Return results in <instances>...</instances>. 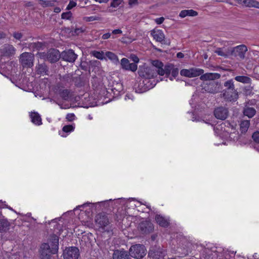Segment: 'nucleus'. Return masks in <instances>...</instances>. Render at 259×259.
Instances as JSON below:
<instances>
[{
  "label": "nucleus",
  "mask_w": 259,
  "mask_h": 259,
  "mask_svg": "<svg viewBox=\"0 0 259 259\" xmlns=\"http://www.w3.org/2000/svg\"><path fill=\"white\" fill-rule=\"evenodd\" d=\"M59 248V237L56 235L50 236L48 242L44 243L40 247V259H51L52 254L58 252Z\"/></svg>",
  "instance_id": "nucleus-1"
},
{
  "label": "nucleus",
  "mask_w": 259,
  "mask_h": 259,
  "mask_svg": "<svg viewBox=\"0 0 259 259\" xmlns=\"http://www.w3.org/2000/svg\"><path fill=\"white\" fill-rule=\"evenodd\" d=\"M152 65L157 69V73L159 75L163 76L165 74L167 77L171 73L172 76L175 78L178 75L179 69L171 64L166 65L164 67L162 62L155 60L152 61Z\"/></svg>",
  "instance_id": "nucleus-2"
},
{
  "label": "nucleus",
  "mask_w": 259,
  "mask_h": 259,
  "mask_svg": "<svg viewBox=\"0 0 259 259\" xmlns=\"http://www.w3.org/2000/svg\"><path fill=\"white\" fill-rule=\"evenodd\" d=\"M205 253L207 254L205 256L207 258H213L215 257H219L222 259V257H224L225 258H228L230 255L229 253L234 254V252H229L227 249H225L220 246H213L212 247H207L204 250Z\"/></svg>",
  "instance_id": "nucleus-3"
},
{
  "label": "nucleus",
  "mask_w": 259,
  "mask_h": 259,
  "mask_svg": "<svg viewBox=\"0 0 259 259\" xmlns=\"http://www.w3.org/2000/svg\"><path fill=\"white\" fill-rule=\"evenodd\" d=\"M129 254L131 257L136 259L142 258L146 254V249L143 245H134L130 247Z\"/></svg>",
  "instance_id": "nucleus-4"
},
{
  "label": "nucleus",
  "mask_w": 259,
  "mask_h": 259,
  "mask_svg": "<svg viewBox=\"0 0 259 259\" xmlns=\"http://www.w3.org/2000/svg\"><path fill=\"white\" fill-rule=\"evenodd\" d=\"M203 73L204 70L203 69L198 68H191L189 69H183L180 71L182 76L190 78L198 76Z\"/></svg>",
  "instance_id": "nucleus-5"
},
{
  "label": "nucleus",
  "mask_w": 259,
  "mask_h": 259,
  "mask_svg": "<svg viewBox=\"0 0 259 259\" xmlns=\"http://www.w3.org/2000/svg\"><path fill=\"white\" fill-rule=\"evenodd\" d=\"M155 67V69L150 67H146L140 69L139 71L140 76L147 79L154 78L157 76V69Z\"/></svg>",
  "instance_id": "nucleus-6"
},
{
  "label": "nucleus",
  "mask_w": 259,
  "mask_h": 259,
  "mask_svg": "<svg viewBox=\"0 0 259 259\" xmlns=\"http://www.w3.org/2000/svg\"><path fill=\"white\" fill-rule=\"evenodd\" d=\"M64 259H78L79 252L78 249L76 247L66 248L63 252Z\"/></svg>",
  "instance_id": "nucleus-7"
},
{
  "label": "nucleus",
  "mask_w": 259,
  "mask_h": 259,
  "mask_svg": "<svg viewBox=\"0 0 259 259\" xmlns=\"http://www.w3.org/2000/svg\"><path fill=\"white\" fill-rule=\"evenodd\" d=\"M61 56L63 60L70 63L74 62L77 57V55L71 49L63 51Z\"/></svg>",
  "instance_id": "nucleus-8"
},
{
  "label": "nucleus",
  "mask_w": 259,
  "mask_h": 259,
  "mask_svg": "<svg viewBox=\"0 0 259 259\" xmlns=\"http://www.w3.org/2000/svg\"><path fill=\"white\" fill-rule=\"evenodd\" d=\"M121 68L124 70L135 72L137 70L138 66L135 63H131L129 60L125 58H122L120 61Z\"/></svg>",
  "instance_id": "nucleus-9"
},
{
  "label": "nucleus",
  "mask_w": 259,
  "mask_h": 259,
  "mask_svg": "<svg viewBox=\"0 0 259 259\" xmlns=\"http://www.w3.org/2000/svg\"><path fill=\"white\" fill-rule=\"evenodd\" d=\"M33 55L29 53H24L20 57V62L23 66H31L33 64Z\"/></svg>",
  "instance_id": "nucleus-10"
},
{
  "label": "nucleus",
  "mask_w": 259,
  "mask_h": 259,
  "mask_svg": "<svg viewBox=\"0 0 259 259\" xmlns=\"http://www.w3.org/2000/svg\"><path fill=\"white\" fill-rule=\"evenodd\" d=\"M222 96L225 100L231 102H234L238 98V93L236 90L232 91L224 90Z\"/></svg>",
  "instance_id": "nucleus-11"
},
{
  "label": "nucleus",
  "mask_w": 259,
  "mask_h": 259,
  "mask_svg": "<svg viewBox=\"0 0 259 259\" xmlns=\"http://www.w3.org/2000/svg\"><path fill=\"white\" fill-rule=\"evenodd\" d=\"M14 54L15 49L11 45H5L2 46L0 49V56L2 57H10Z\"/></svg>",
  "instance_id": "nucleus-12"
},
{
  "label": "nucleus",
  "mask_w": 259,
  "mask_h": 259,
  "mask_svg": "<svg viewBox=\"0 0 259 259\" xmlns=\"http://www.w3.org/2000/svg\"><path fill=\"white\" fill-rule=\"evenodd\" d=\"M60 58H61V54L56 49H50L47 53V58L50 62H56Z\"/></svg>",
  "instance_id": "nucleus-13"
},
{
  "label": "nucleus",
  "mask_w": 259,
  "mask_h": 259,
  "mask_svg": "<svg viewBox=\"0 0 259 259\" xmlns=\"http://www.w3.org/2000/svg\"><path fill=\"white\" fill-rule=\"evenodd\" d=\"M247 51V47L243 45H239L233 48L232 53L236 56H238L241 59H243L245 54Z\"/></svg>",
  "instance_id": "nucleus-14"
},
{
  "label": "nucleus",
  "mask_w": 259,
  "mask_h": 259,
  "mask_svg": "<svg viewBox=\"0 0 259 259\" xmlns=\"http://www.w3.org/2000/svg\"><path fill=\"white\" fill-rule=\"evenodd\" d=\"M151 35L156 41L162 43L164 40L165 35L161 30L153 29L151 31Z\"/></svg>",
  "instance_id": "nucleus-15"
},
{
  "label": "nucleus",
  "mask_w": 259,
  "mask_h": 259,
  "mask_svg": "<svg viewBox=\"0 0 259 259\" xmlns=\"http://www.w3.org/2000/svg\"><path fill=\"white\" fill-rule=\"evenodd\" d=\"M130 254L124 249L116 250L113 254V259H130Z\"/></svg>",
  "instance_id": "nucleus-16"
},
{
  "label": "nucleus",
  "mask_w": 259,
  "mask_h": 259,
  "mask_svg": "<svg viewBox=\"0 0 259 259\" xmlns=\"http://www.w3.org/2000/svg\"><path fill=\"white\" fill-rule=\"evenodd\" d=\"M214 115L217 118L224 120L227 117L228 110L225 108L219 107L215 109Z\"/></svg>",
  "instance_id": "nucleus-17"
},
{
  "label": "nucleus",
  "mask_w": 259,
  "mask_h": 259,
  "mask_svg": "<svg viewBox=\"0 0 259 259\" xmlns=\"http://www.w3.org/2000/svg\"><path fill=\"white\" fill-rule=\"evenodd\" d=\"M96 222L102 228L107 226L109 224V221L107 216L102 214H98L96 216Z\"/></svg>",
  "instance_id": "nucleus-18"
},
{
  "label": "nucleus",
  "mask_w": 259,
  "mask_h": 259,
  "mask_svg": "<svg viewBox=\"0 0 259 259\" xmlns=\"http://www.w3.org/2000/svg\"><path fill=\"white\" fill-rule=\"evenodd\" d=\"M239 4L247 7H254L259 9V2L255 0H235Z\"/></svg>",
  "instance_id": "nucleus-19"
},
{
  "label": "nucleus",
  "mask_w": 259,
  "mask_h": 259,
  "mask_svg": "<svg viewBox=\"0 0 259 259\" xmlns=\"http://www.w3.org/2000/svg\"><path fill=\"white\" fill-rule=\"evenodd\" d=\"M200 78L201 80H212L219 78L220 75L217 73H206L204 74L200 75Z\"/></svg>",
  "instance_id": "nucleus-20"
},
{
  "label": "nucleus",
  "mask_w": 259,
  "mask_h": 259,
  "mask_svg": "<svg viewBox=\"0 0 259 259\" xmlns=\"http://www.w3.org/2000/svg\"><path fill=\"white\" fill-rule=\"evenodd\" d=\"M30 117L31 122L36 125H40L42 124L41 118L40 115L36 112H31L30 113Z\"/></svg>",
  "instance_id": "nucleus-21"
},
{
  "label": "nucleus",
  "mask_w": 259,
  "mask_h": 259,
  "mask_svg": "<svg viewBox=\"0 0 259 259\" xmlns=\"http://www.w3.org/2000/svg\"><path fill=\"white\" fill-rule=\"evenodd\" d=\"M243 115L249 118L253 117L256 114V110L253 107L245 106L243 110Z\"/></svg>",
  "instance_id": "nucleus-22"
},
{
  "label": "nucleus",
  "mask_w": 259,
  "mask_h": 259,
  "mask_svg": "<svg viewBox=\"0 0 259 259\" xmlns=\"http://www.w3.org/2000/svg\"><path fill=\"white\" fill-rule=\"evenodd\" d=\"M165 254V251H162L160 250L156 251L150 250L149 252V255L153 259H162L164 257Z\"/></svg>",
  "instance_id": "nucleus-23"
},
{
  "label": "nucleus",
  "mask_w": 259,
  "mask_h": 259,
  "mask_svg": "<svg viewBox=\"0 0 259 259\" xmlns=\"http://www.w3.org/2000/svg\"><path fill=\"white\" fill-rule=\"evenodd\" d=\"M155 221L161 227H166L169 225L168 220L160 215L157 214L155 216Z\"/></svg>",
  "instance_id": "nucleus-24"
},
{
  "label": "nucleus",
  "mask_w": 259,
  "mask_h": 259,
  "mask_svg": "<svg viewBox=\"0 0 259 259\" xmlns=\"http://www.w3.org/2000/svg\"><path fill=\"white\" fill-rule=\"evenodd\" d=\"M197 15V12L192 9L181 11L179 14V16L181 18H185L187 16L194 17L196 16Z\"/></svg>",
  "instance_id": "nucleus-25"
},
{
  "label": "nucleus",
  "mask_w": 259,
  "mask_h": 259,
  "mask_svg": "<svg viewBox=\"0 0 259 259\" xmlns=\"http://www.w3.org/2000/svg\"><path fill=\"white\" fill-rule=\"evenodd\" d=\"M10 223L7 220L0 219V233L6 232L9 230Z\"/></svg>",
  "instance_id": "nucleus-26"
},
{
  "label": "nucleus",
  "mask_w": 259,
  "mask_h": 259,
  "mask_svg": "<svg viewBox=\"0 0 259 259\" xmlns=\"http://www.w3.org/2000/svg\"><path fill=\"white\" fill-rule=\"evenodd\" d=\"M205 91L210 93H216L219 91V87L217 83H211L208 86L207 88L204 87Z\"/></svg>",
  "instance_id": "nucleus-27"
},
{
  "label": "nucleus",
  "mask_w": 259,
  "mask_h": 259,
  "mask_svg": "<svg viewBox=\"0 0 259 259\" xmlns=\"http://www.w3.org/2000/svg\"><path fill=\"white\" fill-rule=\"evenodd\" d=\"M250 125V121L248 120H243L241 122L240 126V130L241 133H246Z\"/></svg>",
  "instance_id": "nucleus-28"
},
{
  "label": "nucleus",
  "mask_w": 259,
  "mask_h": 259,
  "mask_svg": "<svg viewBox=\"0 0 259 259\" xmlns=\"http://www.w3.org/2000/svg\"><path fill=\"white\" fill-rule=\"evenodd\" d=\"M106 56L114 63L119 62L118 57L116 55L111 52H107L105 53Z\"/></svg>",
  "instance_id": "nucleus-29"
},
{
  "label": "nucleus",
  "mask_w": 259,
  "mask_h": 259,
  "mask_svg": "<svg viewBox=\"0 0 259 259\" xmlns=\"http://www.w3.org/2000/svg\"><path fill=\"white\" fill-rule=\"evenodd\" d=\"M224 86L226 88L225 90L232 91L235 90L233 79H229L225 81L224 83Z\"/></svg>",
  "instance_id": "nucleus-30"
},
{
  "label": "nucleus",
  "mask_w": 259,
  "mask_h": 259,
  "mask_svg": "<svg viewBox=\"0 0 259 259\" xmlns=\"http://www.w3.org/2000/svg\"><path fill=\"white\" fill-rule=\"evenodd\" d=\"M235 79L238 82L244 83H249L250 82V78L245 76H237L235 77Z\"/></svg>",
  "instance_id": "nucleus-31"
},
{
  "label": "nucleus",
  "mask_w": 259,
  "mask_h": 259,
  "mask_svg": "<svg viewBox=\"0 0 259 259\" xmlns=\"http://www.w3.org/2000/svg\"><path fill=\"white\" fill-rule=\"evenodd\" d=\"M214 52L219 56L224 57L225 58H227L229 56V53L222 48H218L215 50Z\"/></svg>",
  "instance_id": "nucleus-32"
},
{
  "label": "nucleus",
  "mask_w": 259,
  "mask_h": 259,
  "mask_svg": "<svg viewBox=\"0 0 259 259\" xmlns=\"http://www.w3.org/2000/svg\"><path fill=\"white\" fill-rule=\"evenodd\" d=\"M92 54L93 56L100 60H103L105 58L104 53L102 51H94L92 52Z\"/></svg>",
  "instance_id": "nucleus-33"
},
{
  "label": "nucleus",
  "mask_w": 259,
  "mask_h": 259,
  "mask_svg": "<svg viewBox=\"0 0 259 259\" xmlns=\"http://www.w3.org/2000/svg\"><path fill=\"white\" fill-rule=\"evenodd\" d=\"M60 96L64 100H68L69 99V92L68 90H63L60 92Z\"/></svg>",
  "instance_id": "nucleus-34"
},
{
  "label": "nucleus",
  "mask_w": 259,
  "mask_h": 259,
  "mask_svg": "<svg viewBox=\"0 0 259 259\" xmlns=\"http://www.w3.org/2000/svg\"><path fill=\"white\" fill-rule=\"evenodd\" d=\"M39 4L44 7H52L54 5V1L39 0Z\"/></svg>",
  "instance_id": "nucleus-35"
},
{
  "label": "nucleus",
  "mask_w": 259,
  "mask_h": 259,
  "mask_svg": "<svg viewBox=\"0 0 259 259\" xmlns=\"http://www.w3.org/2000/svg\"><path fill=\"white\" fill-rule=\"evenodd\" d=\"M101 18L97 16H92L89 17H84L83 20L85 22H92L94 21L100 20Z\"/></svg>",
  "instance_id": "nucleus-36"
},
{
  "label": "nucleus",
  "mask_w": 259,
  "mask_h": 259,
  "mask_svg": "<svg viewBox=\"0 0 259 259\" xmlns=\"http://www.w3.org/2000/svg\"><path fill=\"white\" fill-rule=\"evenodd\" d=\"M74 128H75V127H74V125H65L63 127L62 131L63 132L68 133H70V132L73 131L74 130Z\"/></svg>",
  "instance_id": "nucleus-37"
},
{
  "label": "nucleus",
  "mask_w": 259,
  "mask_h": 259,
  "mask_svg": "<svg viewBox=\"0 0 259 259\" xmlns=\"http://www.w3.org/2000/svg\"><path fill=\"white\" fill-rule=\"evenodd\" d=\"M123 1V0H112L110 7L114 8H117L122 3Z\"/></svg>",
  "instance_id": "nucleus-38"
},
{
  "label": "nucleus",
  "mask_w": 259,
  "mask_h": 259,
  "mask_svg": "<svg viewBox=\"0 0 259 259\" xmlns=\"http://www.w3.org/2000/svg\"><path fill=\"white\" fill-rule=\"evenodd\" d=\"M252 138L255 143L259 144V131L254 132L252 135Z\"/></svg>",
  "instance_id": "nucleus-39"
},
{
  "label": "nucleus",
  "mask_w": 259,
  "mask_h": 259,
  "mask_svg": "<svg viewBox=\"0 0 259 259\" xmlns=\"http://www.w3.org/2000/svg\"><path fill=\"white\" fill-rule=\"evenodd\" d=\"M72 16V13L71 12H67L65 13H63L61 15V17L63 19H70Z\"/></svg>",
  "instance_id": "nucleus-40"
},
{
  "label": "nucleus",
  "mask_w": 259,
  "mask_h": 259,
  "mask_svg": "<svg viewBox=\"0 0 259 259\" xmlns=\"http://www.w3.org/2000/svg\"><path fill=\"white\" fill-rule=\"evenodd\" d=\"M75 116L74 113H68L66 115V118L68 121H72L75 119Z\"/></svg>",
  "instance_id": "nucleus-41"
},
{
  "label": "nucleus",
  "mask_w": 259,
  "mask_h": 259,
  "mask_svg": "<svg viewBox=\"0 0 259 259\" xmlns=\"http://www.w3.org/2000/svg\"><path fill=\"white\" fill-rule=\"evenodd\" d=\"M122 33V31L121 29H114V30H113L112 31V34L114 35V36H113V38H115L116 37V35H119V34H121Z\"/></svg>",
  "instance_id": "nucleus-42"
},
{
  "label": "nucleus",
  "mask_w": 259,
  "mask_h": 259,
  "mask_svg": "<svg viewBox=\"0 0 259 259\" xmlns=\"http://www.w3.org/2000/svg\"><path fill=\"white\" fill-rule=\"evenodd\" d=\"M76 6V3L74 2L73 1H70L69 2V4L68 5L67 7V9L68 10H71L73 7H75Z\"/></svg>",
  "instance_id": "nucleus-43"
},
{
  "label": "nucleus",
  "mask_w": 259,
  "mask_h": 259,
  "mask_svg": "<svg viewBox=\"0 0 259 259\" xmlns=\"http://www.w3.org/2000/svg\"><path fill=\"white\" fill-rule=\"evenodd\" d=\"M90 205H93V204L91 203L87 202V203H84L82 205H78V206H76V207L74 209L76 210V209H79L80 208H83L85 206H89Z\"/></svg>",
  "instance_id": "nucleus-44"
},
{
  "label": "nucleus",
  "mask_w": 259,
  "mask_h": 259,
  "mask_svg": "<svg viewBox=\"0 0 259 259\" xmlns=\"http://www.w3.org/2000/svg\"><path fill=\"white\" fill-rule=\"evenodd\" d=\"M164 20V18L163 17H161L160 18H156L155 20V21L157 24H161L163 22Z\"/></svg>",
  "instance_id": "nucleus-45"
},
{
  "label": "nucleus",
  "mask_w": 259,
  "mask_h": 259,
  "mask_svg": "<svg viewBox=\"0 0 259 259\" xmlns=\"http://www.w3.org/2000/svg\"><path fill=\"white\" fill-rule=\"evenodd\" d=\"M138 4V0H129L128 5L131 7H133L134 6L137 5Z\"/></svg>",
  "instance_id": "nucleus-46"
},
{
  "label": "nucleus",
  "mask_w": 259,
  "mask_h": 259,
  "mask_svg": "<svg viewBox=\"0 0 259 259\" xmlns=\"http://www.w3.org/2000/svg\"><path fill=\"white\" fill-rule=\"evenodd\" d=\"M131 58L132 59L133 61L134 62V63H135L136 64H137V63H138L139 62V59L136 55H132Z\"/></svg>",
  "instance_id": "nucleus-47"
},
{
  "label": "nucleus",
  "mask_w": 259,
  "mask_h": 259,
  "mask_svg": "<svg viewBox=\"0 0 259 259\" xmlns=\"http://www.w3.org/2000/svg\"><path fill=\"white\" fill-rule=\"evenodd\" d=\"M110 36H111V33L108 32V33L104 34L102 35V38L103 39H108L109 38H110Z\"/></svg>",
  "instance_id": "nucleus-48"
},
{
  "label": "nucleus",
  "mask_w": 259,
  "mask_h": 259,
  "mask_svg": "<svg viewBox=\"0 0 259 259\" xmlns=\"http://www.w3.org/2000/svg\"><path fill=\"white\" fill-rule=\"evenodd\" d=\"M125 100H127V99H131L132 100H133L134 97L133 96L130 94H127L125 96Z\"/></svg>",
  "instance_id": "nucleus-49"
},
{
  "label": "nucleus",
  "mask_w": 259,
  "mask_h": 259,
  "mask_svg": "<svg viewBox=\"0 0 259 259\" xmlns=\"http://www.w3.org/2000/svg\"><path fill=\"white\" fill-rule=\"evenodd\" d=\"M121 42L123 43H127V42H131L133 40H130L129 41H126L125 40V37H123L121 39Z\"/></svg>",
  "instance_id": "nucleus-50"
},
{
  "label": "nucleus",
  "mask_w": 259,
  "mask_h": 259,
  "mask_svg": "<svg viewBox=\"0 0 259 259\" xmlns=\"http://www.w3.org/2000/svg\"><path fill=\"white\" fill-rule=\"evenodd\" d=\"M177 56L178 58H183L184 55L182 53L179 52L177 54Z\"/></svg>",
  "instance_id": "nucleus-51"
},
{
  "label": "nucleus",
  "mask_w": 259,
  "mask_h": 259,
  "mask_svg": "<svg viewBox=\"0 0 259 259\" xmlns=\"http://www.w3.org/2000/svg\"><path fill=\"white\" fill-rule=\"evenodd\" d=\"M95 1L99 3H106L109 1V0H95Z\"/></svg>",
  "instance_id": "nucleus-52"
},
{
  "label": "nucleus",
  "mask_w": 259,
  "mask_h": 259,
  "mask_svg": "<svg viewBox=\"0 0 259 259\" xmlns=\"http://www.w3.org/2000/svg\"><path fill=\"white\" fill-rule=\"evenodd\" d=\"M6 37V34L2 31H0V39L4 38Z\"/></svg>",
  "instance_id": "nucleus-53"
},
{
  "label": "nucleus",
  "mask_w": 259,
  "mask_h": 259,
  "mask_svg": "<svg viewBox=\"0 0 259 259\" xmlns=\"http://www.w3.org/2000/svg\"><path fill=\"white\" fill-rule=\"evenodd\" d=\"M61 11V9L59 7H56L54 9V12L55 13H59Z\"/></svg>",
  "instance_id": "nucleus-54"
},
{
  "label": "nucleus",
  "mask_w": 259,
  "mask_h": 259,
  "mask_svg": "<svg viewBox=\"0 0 259 259\" xmlns=\"http://www.w3.org/2000/svg\"><path fill=\"white\" fill-rule=\"evenodd\" d=\"M253 257L255 258V259H258L259 258V255L257 254V253H254L253 255Z\"/></svg>",
  "instance_id": "nucleus-55"
},
{
  "label": "nucleus",
  "mask_w": 259,
  "mask_h": 259,
  "mask_svg": "<svg viewBox=\"0 0 259 259\" xmlns=\"http://www.w3.org/2000/svg\"><path fill=\"white\" fill-rule=\"evenodd\" d=\"M22 37V35L21 33H17V39H19Z\"/></svg>",
  "instance_id": "nucleus-56"
},
{
  "label": "nucleus",
  "mask_w": 259,
  "mask_h": 259,
  "mask_svg": "<svg viewBox=\"0 0 259 259\" xmlns=\"http://www.w3.org/2000/svg\"><path fill=\"white\" fill-rule=\"evenodd\" d=\"M254 71L256 73H258V72L259 71V67L255 68L254 69Z\"/></svg>",
  "instance_id": "nucleus-57"
},
{
  "label": "nucleus",
  "mask_w": 259,
  "mask_h": 259,
  "mask_svg": "<svg viewBox=\"0 0 259 259\" xmlns=\"http://www.w3.org/2000/svg\"><path fill=\"white\" fill-rule=\"evenodd\" d=\"M81 31V30L80 29H76L75 30V32L76 33H78L79 32Z\"/></svg>",
  "instance_id": "nucleus-58"
},
{
  "label": "nucleus",
  "mask_w": 259,
  "mask_h": 259,
  "mask_svg": "<svg viewBox=\"0 0 259 259\" xmlns=\"http://www.w3.org/2000/svg\"><path fill=\"white\" fill-rule=\"evenodd\" d=\"M19 217L21 218L20 214L17 213V219L19 218Z\"/></svg>",
  "instance_id": "nucleus-59"
},
{
  "label": "nucleus",
  "mask_w": 259,
  "mask_h": 259,
  "mask_svg": "<svg viewBox=\"0 0 259 259\" xmlns=\"http://www.w3.org/2000/svg\"><path fill=\"white\" fill-rule=\"evenodd\" d=\"M11 81H12V83H13L14 84H15V80H12V79H11Z\"/></svg>",
  "instance_id": "nucleus-60"
},
{
  "label": "nucleus",
  "mask_w": 259,
  "mask_h": 259,
  "mask_svg": "<svg viewBox=\"0 0 259 259\" xmlns=\"http://www.w3.org/2000/svg\"><path fill=\"white\" fill-rule=\"evenodd\" d=\"M13 36L15 37V38H16V32H14L13 33Z\"/></svg>",
  "instance_id": "nucleus-61"
},
{
  "label": "nucleus",
  "mask_w": 259,
  "mask_h": 259,
  "mask_svg": "<svg viewBox=\"0 0 259 259\" xmlns=\"http://www.w3.org/2000/svg\"><path fill=\"white\" fill-rule=\"evenodd\" d=\"M89 119H92V117L91 115H89Z\"/></svg>",
  "instance_id": "nucleus-62"
},
{
  "label": "nucleus",
  "mask_w": 259,
  "mask_h": 259,
  "mask_svg": "<svg viewBox=\"0 0 259 259\" xmlns=\"http://www.w3.org/2000/svg\"><path fill=\"white\" fill-rule=\"evenodd\" d=\"M22 221H26V220L24 219H22L21 218H20Z\"/></svg>",
  "instance_id": "nucleus-63"
},
{
  "label": "nucleus",
  "mask_w": 259,
  "mask_h": 259,
  "mask_svg": "<svg viewBox=\"0 0 259 259\" xmlns=\"http://www.w3.org/2000/svg\"><path fill=\"white\" fill-rule=\"evenodd\" d=\"M169 78H170V79L171 80H172L173 79L172 77H170Z\"/></svg>",
  "instance_id": "nucleus-64"
}]
</instances>
